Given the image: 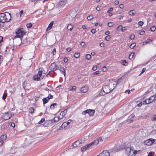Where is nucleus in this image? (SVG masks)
<instances>
[{"mask_svg":"<svg viewBox=\"0 0 156 156\" xmlns=\"http://www.w3.org/2000/svg\"><path fill=\"white\" fill-rule=\"evenodd\" d=\"M11 19V14L8 12L0 13V23L9 22Z\"/></svg>","mask_w":156,"mask_h":156,"instance_id":"f257e3e1","label":"nucleus"},{"mask_svg":"<svg viewBox=\"0 0 156 156\" xmlns=\"http://www.w3.org/2000/svg\"><path fill=\"white\" fill-rule=\"evenodd\" d=\"M102 89V92L101 91L99 93L100 95H104L105 94L110 92L113 90V87H109L108 86L105 85L103 86Z\"/></svg>","mask_w":156,"mask_h":156,"instance_id":"f03ea898","label":"nucleus"},{"mask_svg":"<svg viewBox=\"0 0 156 156\" xmlns=\"http://www.w3.org/2000/svg\"><path fill=\"white\" fill-rule=\"evenodd\" d=\"M137 152H140V151H134L131 147H128L126 148V153L128 156H135Z\"/></svg>","mask_w":156,"mask_h":156,"instance_id":"7ed1b4c3","label":"nucleus"},{"mask_svg":"<svg viewBox=\"0 0 156 156\" xmlns=\"http://www.w3.org/2000/svg\"><path fill=\"white\" fill-rule=\"evenodd\" d=\"M16 35L14 37V38L15 39L17 37H19L22 41V38L23 36L26 34V32L23 30V29L22 28H19L16 31Z\"/></svg>","mask_w":156,"mask_h":156,"instance_id":"20e7f679","label":"nucleus"},{"mask_svg":"<svg viewBox=\"0 0 156 156\" xmlns=\"http://www.w3.org/2000/svg\"><path fill=\"white\" fill-rule=\"evenodd\" d=\"M43 69L40 68L39 69L38 73L37 75H35L34 76V80L36 81H40L42 80L44 76L42 75Z\"/></svg>","mask_w":156,"mask_h":156,"instance_id":"39448f33","label":"nucleus"},{"mask_svg":"<svg viewBox=\"0 0 156 156\" xmlns=\"http://www.w3.org/2000/svg\"><path fill=\"white\" fill-rule=\"evenodd\" d=\"M156 99V94L154 95L148 99H146L144 100L143 103L144 104H148L153 102Z\"/></svg>","mask_w":156,"mask_h":156,"instance_id":"423d86ee","label":"nucleus"},{"mask_svg":"<svg viewBox=\"0 0 156 156\" xmlns=\"http://www.w3.org/2000/svg\"><path fill=\"white\" fill-rule=\"evenodd\" d=\"M101 140L102 138L101 137H99L97 139L94 141L93 142H92L88 144V146H89L90 147H94V146H96L98 144L99 141H101Z\"/></svg>","mask_w":156,"mask_h":156,"instance_id":"0eeeda50","label":"nucleus"},{"mask_svg":"<svg viewBox=\"0 0 156 156\" xmlns=\"http://www.w3.org/2000/svg\"><path fill=\"white\" fill-rule=\"evenodd\" d=\"M155 140L152 138H150L146 140L144 142V144L148 146H150L152 145L154 142Z\"/></svg>","mask_w":156,"mask_h":156,"instance_id":"6e6552de","label":"nucleus"},{"mask_svg":"<svg viewBox=\"0 0 156 156\" xmlns=\"http://www.w3.org/2000/svg\"><path fill=\"white\" fill-rule=\"evenodd\" d=\"M12 116L11 112H9L5 113L3 116L5 120H7L10 119Z\"/></svg>","mask_w":156,"mask_h":156,"instance_id":"1a4fd4ad","label":"nucleus"},{"mask_svg":"<svg viewBox=\"0 0 156 156\" xmlns=\"http://www.w3.org/2000/svg\"><path fill=\"white\" fill-rule=\"evenodd\" d=\"M72 120L69 119L66 122H64L62 125V128H65L67 129V127L69 125L70 123L72 122Z\"/></svg>","mask_w":156,"mask_h":156,"instance_id":"9d476101","label":"nucleus"},{"mask_svg":"<svg viewBox=\"0 0 156 156\" xmlns=\"http://www.w3.org/2000/svg\"><path fill=\"white\" fill-rule=\"evenodd\" d=\"M110 154L108 151L106 150H104L102 152L97 156H109Z\"/></svg>","mask_w":156,"mask_h":156,"instance_id":"9b49d317","label":"nucleus"},{"mask_svg":"<svg viewBox=\"0 0 156 156\" xmlns=\"http://www.w3.org/2000/svg\"><path fill=\"white\" fill-rule=\"evenodd\" d=\"M50 69L51 70V71H54L57 69V66L55 63H53L50 65Z\"/></svg>","mask_w":156,"mask_h":156,"instance_id":"f8f14e48","label":"nucleus"},{"mask_svg":"<svg viewBox=\"0 0 156 156\" xmlns=\"http://www.w3.org/2000/svg\"><path fill=\"white\" fill-rule=\"evenodd\" d=\"M58 68L59 70L61 71L62 72L64 73V75L65 76L66 71L65 69L61 65H60L58 66Z\"/></svg>","mask_w":156,"mask_h":156,"instance_id":"ddd939ff","label":"nucleus"},{"mask_svg":"<svg viewBox=\"0 0 156 156\" xmlns=\"http://www.w3.org/2000/svg\"><path fill=\"white\" fill-rule=\"evenodd\" d=\"M87 111H88L87 113L90 116H93L95 112V111L94 110L88 109Z\"/></svg>","mask_w":156,"mask_h":156,"instance_id":"4468645a","label":"nucleus"},{"mask_svg":"<svg viewBox=\"0 0 156 156\" xmlns=\"http://www.w3.org/2000/svg\"><path fill=\"white\" fill-rule=\"evenodd\" d=\"M90 148L89 146H88V144H87L81 147V151L82 152H84L86 150Z\"/></svg>","mask_w":156,"mask_h":156,"instance_id":"2eb2a0df","label":"nucleus"},{"mask_svg":"<svg viewBox=\"0 0 156 156\" xmlns=\"http://www.w3.org/2000/svg\"><path fill=\"white\" fill-rule=\"evenodd\" d=\"M117 85V83L115 81H114L113 83H110L109 84L108 87H113V89L115 87H116Z\"/></svg>","mask_w":156,"mask_h":156,"instance_id":"dca6fc26","label":"nucleus"},{"mask_svg":"<svg viewBox=\"0 0 156 156\" xmlns=\"http://www.w3.org/2000/svg\"><path fill=\"white\" fill-rule=\"evenodd\" d=\"M87 90L88 89L87 87H83L81 88L80 91L83 93H84L87 92Z\"/></svg>","mask_w":156,"mask_h":156,"instance_id":"f3484780","label":"nucleus"},{"mask_svg":"<svg viewBox=\"0 0 156 156\" xmlns=\"http://www.w3.org/2000/svg\"><path fill=\"white\" fill-rule=\"evenodd\" d=\"M67 112V110H64L63 112H61L60 116L62 118L63 117H64V116L66 114Z\"/></svg>","mask_w":156,"mask_h":156,"instance_id":"a211bd4d","label":"nucleus"},{"mask_svg":"<svg viewBox=\"0 0 156 156\" xmlns=\"http://www.w3.org/2000/svg\"><path fill=\"white\" fill-rule=\"evenodd\" d=\"M53 23V21L51 22L50 24L49 25L47 29V30H49L52 27Z\"/></svg>","mask_w":156,"mask_h":156,"instance_id":"6ab92c4d","label":"nucleus"},{"mask_svg":"<svg viewBox=\"0 0 156 156\" xmlns=\"http://www.w3.org/2000/svg\"><path fill=\"white\" fill-rule=\"evenodd\" d=\"M73 28V26L71 24H69L68 25L67 27V28L70 30H71Z\"/></svg>","mask_w":156,"mask_h":156,"instance_id":"aec40b11","label":"nucleus"},{"mask_svg":"<svg viewBox=\"0 0 156 156\" xmlns=\"http://www.w3.org/2000/svg\"><path fill=\"white\" fill-rule=\"evenodd\" d=\"M57 104L56 103H53L50 106L51 109H52L55 108H56V106H57Z\"/></svg>","mask_w":156,"mask_h":156,"instance_id":"412c9836","label":"nucleus"},{"mask_svg":"<svg viewBox=\"0 0 156 156\" xmlns=\"http://www.w3.org/2000/svg\"><path fill=\"white\" fill-rule=\"evenodd\" d=\"M48 100H49L48 97L44 98L43 99V104L44 105L47 103Z\"/></svg>","mask_w":156,"mask_h":156,"instance_id":"4be33fe9","label":"nucleus"},{"mask_svg":"<svg viewBox=\"0 0 156 156\" xmlns=\"http://www.w3.org/2000/svg\"><path fill=\"white\" fill-rule=\"evenodd\" d=\"M59 120V118L58 117H55L54 119L52 120V121L54 122H58Z\"/></svg>","mask_w":156,"mask_h":156,"instance_id":"5701e85b","label":"nucleus"},{"mask_svg":"<svg viewBox=\"0 0 156 156\" xmlns=\"http://www.w3.org/2000/svg\"><path fill=\"white\" fill-rule=\"evenodd\" d=\"M6 136L5 135H2L0 137V140H5L6 138Z\"/></svg>","mask_w":156,"mask_h":156,"instance_id":"b1692460","label":"nucleus"},{"mask_svg":"<svg viewBox=\"0 0 156 156\" xmlns=\"http://www.w3.org/2000/svg\"><path fill=\"white\" fill-rule=\"evenodd\" d=\"M136 12L134 10H131L129 12L130 15L132 16L135 14Z\"/></svg>","mask_w":156,"mask_h":156,"instance_id":"393cba45","label":"nucleus"},{"mask_svg":"<svg viewBox=\"0 0 156 156\" xmlns=\"http://www.w3.org/2000/svg\"><path fill=\"white\" fill-rule=\"evenodd\" d=\"M80 54L78 52H76L74 54V57L76 58H78L80 56Z\"/></svg>","mask_w":156,"mask_h":156,"instance_id":"a878e982","label":"nucleus"},{"mask_svg":"<svg viewBox=\"0 0 156 156\" xmlns=\"http://www.w3.org/2000/svg\"><path fill=\"white\" fill-rule=\"evenodd\" d=\"M122 64L123 65L127 66L128 63L126 61V60H123L122 61Z\"/></svg>","mask_w":156,"mask_h":156,"instance_id":"bb28decb","label":"nucleus"},{"mask_svg":"<svg viewBox=\"0 0 156 156\" xmlns=\"http://www.w3.org/2000/svg\"><path fill=\"white\" fill-rule=\"evenodd\" d=\"M134 55V53H131L129 55V58L130 59H131L133 58Z\"/></svg>","mask_w":156,"mask_h":156,"instance_id":"cd10ccee","label":"nucleus"},{"mask_svg":"<svg viewBox=\"0 0 156 156\" xmlns=\"http://www.w3.org/2000/svg\"><path fill=\"white\" fill-rule=\"evenodd\" d=\"M75 142V143L76 144V145H77L78 146H79L80 144L81 143V140H78Z\"/></svg>","mask_w":156,"mask_h":156,"instance_id":"c85d7f7f","label":"nucleus"},{"mask_svg":"<svg viewBox=\"0 0 156 156\" xmlns=\"http://www.w3.org/2000/svg\"><path fill=\"white\" fill-rule=\"evenodd\" d=\"M91 57V55L90 54H87L86 56V58L88 60L90 59Z\"/></svg>","mask_w":156,"mask_h":156,"instance_id":"c756f323","label":"nucleus"},{"mask_svg":"<svg viewBox=\"0 0 156 156\" xmlns=\"http://www.w3.org/2000/svg\"><path fill=\"white\" fill-rule=\"evenodd\" d=\"M136 45V44L135 43H133L131 44L130 46V47L131 48H133Z\"/></svg>","mask_w":156,"mask_h":156,"instance_id":"7c9ffc66","label":"nucleus"},{"mask_svg":"<svg viewBox=\"0 0 156 156\" xmlns=\"http://www.w3.org/2000/svg\"><path fill=\"white\" fill-rule=\"evenodd\" d=\"M122 26L121 25L119 26L117 28V30L118 31H120L121 30L122 31Z\"/></svg>","mask_w":156,"mask_h":156,"instance_id":"2f4dec72","label":"nucleus"},{"mask_svg":"<svg viewBox=\"0 0 156 156\" xmlns=\"http://www.w3.org/2000/svg\"><path fill=\"white\" fill-rule=\"evenodd\" d=\"M32 26V24L31 23H28L27 24V27L28 28H31Z\"/></svg>","mask_w":156,"mask_h":156,"instance_id":"473e14b6","label":"nucleus"},{"mask_svg":"<svg viewBox=\"0 0 156 156\" xmlns=\"http://www.w3.org/2000/svg\"><path fill=\"white\" fill-rule=\"evenodd\" d=\"M111 37L110 35H107L105 37V40L107 41H108Z\"/></svg>","mask_w":156,"mask_h":156,"instance_id":"72a5a7b5","label":"nucleus"},{"mask_svg":"<svg viewBox=\"0 0 156 156\" xmlns=\"http://www.w3.org/2000/svg\"><path fill=\"white\" fill-rule=\"evenodd\" d=\"M150 29H151V30L152 31H155V29H156L155 27L154 26H152L151 27Z\"/></svg>","mask_w":156,"mask_h":156,"instance_id":"f704fd0d","label":"nucleus"},{"mask_svg":"<svg viewBox=\"0 0 156 156\" xmlns=\"http://www.w3.org/2000/svg\"><path fill=\"white\" fill-rule=\"evenodd\" d=\"M94 16L93 15H90L87 17V19L88 20H90L93 18Z\"/></svg>","mask_w":156,"mask_h":156,"instance_id":"c9c22d12","label":"nucleus"},{"mask_svg":"<svg viewBox=\"0 0 156 156\" xmlns=\"http://www.w3.org/2000/svg\"><path fill=\"white\" fill-rule=\"evenodd\" d=\"M34 111V109L33 108H30L29 109V112L30 113H32Z\"/></svg>","mask_w":156,"mask_h":156,"instance_id":"e433bc0d","label":"nucleus"},{"mask_svg":"<svg viewBox=\"0 0 156 156\" xmlns=\"http://www.w3.org/2000/svg\"><path fill=\"white\" fill-rule=\"evenodd\" d=\"M146 68H143L141 72L139 74V76H140L141 74H143L145 72V71L146 70Z\"/></svg>","mask_w":156,"mask_h":156,"instance_id":"4c0bfd02","label":"nucleus"},{"mask_svg":"<svg viewBox=\"0 0 156 156\" xmlns=\"http://www.w3.org/2000/svg\"><path fill=\"white\" fill-rule=\"evenodd\" d=\"M113 23L112 22L108 23V26L110 27H112L113 26Z\"/></svg>","mask_w":156,"mask_h":156,"instance_id":"58836bf2","label":"nucleus"},{"mask_svg":"<svg viewBox=\"0 0 156 156\" xmlns=\"http://www.w3.org/2000/svg\"><path fill=\"white\" fill-rule=\"evenodd\" d=\"M45 120L44 118H42L41 119V120L38 123L39 124H41V123H43V122H44L45 121Z\"/></svg>","mask_w":156,"mask_h":156,"instance_id":"ea45409f","label":"nucleus"},{"mask_svg":"<svg viewBox=\"0 0 156 156\" xmlns=\"http://www.w3.org/2000/svg\"><path fill=\"white\" fill-rule=\"evenodd\" d=\"M135 36L134 34H131L130 36V38L131 39L133 40L134 39Z\"/></svg>","mask_w":156,"mask_h":156,"instance_id":"a19ab883","label":"nucleus"},{"mask_svg":"<svg viewBox=\"0 0 156 156\" xmlns=\"http://www.w3.org/2000/svg\"><path fill=\"white\" fill-rule=\"evenodd\" d=\"M52 53L53 55H54L56 53V49L55 48H54L53 49V51L52 52Z\"/></svg>","mask_w":156,"mask_h":156,"instance_id":"79ce46f5","label":"nucleus"},{"mask_svg":"<svg viewBox=\"0 0 156 156\" xmlns=\"http://www.w3.org/2000/svg\"><path fill=\"white\" fill-rule=\"evenodd\" d=\"M96 30L95 29H92L91 31V32L93 34H95L96 32Z\"/></svg>","mask_w":156,"mask_h":156,"instance_id":"37998d69","label":"nucleus"},{"mask_svg":"<svg viewBox=\"0 0 156 156\" xmlns=\"http://www.w3.org/2000/svg\"><path fill=\"white\" fill-rule=\"evenodd\" d=\"M3 60V57L2 56L0 55V64L1 63Z\"/></svg>","mask_w":156,"mask_h":156,"instance_id":"c03bdc74","label":"nucleus"},{"mask_svg":"<svg viewBox=\"0 0 156 156\" xmlns=\"http://www.w3.org/2000/svg\"><path fill=\"white\" fill-rule=\"evenodd\" d=\"M9 124L10 125V126L13 127V128L15 126V124L14 123H10Z\"/></svg>","mask_w":156,"mask_h":156,"instance_id":"a18cd8bd","label":"nucleus"},{"mask_svg":"<svg viewBox=\"0 0 156 156\" xmlns=\"http://www.w3.org/2000/svg\"><path fill=\"white\" fill-rule=\"evenodd\" d=\"M144 24V23L142 21H139L138 22V24L140 26H142Z\"/></svg>","mask_w":156,"mask_h":156,"instance_id":"49530a36","label":"nucleus"},{"mask_svg":"<svg viewBox=\"0 0 156 156\" xmlns=\"http://www.w3.org/2000/svg\"><path fill=\"white\" fill-rule=\"evenodd\" d=\"M76 89V87L75 86L72 87H70V90H75Z\"/></svg>","mask_w":156,"mask_h":156,"instance_id":"de8ad7c7","label":"nucleus"},{"mask_svg":"<svg viewBox=\"0 0 156 156\" xmlns=\"http://www.w3.org/2000/svg\"><path fill=\"white\" fill-rule=\"evenodd\" d=\"M104 45H105V44L104 43H103V42H101V43L100 44V45L101 47H104Z\"/></svg>","mask_w":156,"mask_h":156,"instance_id":"09e8293b","label":"nucleus"},{"mask_svg":"<svg viewBox=\"0 0 156 156\" xmlns=\"http://www.w3.org/2000/svg\"><path fill=\"white\" fill-rule=\"evenodd\" d=\"M145 33V32L144 30L140 31V34L141 35H143Z\"/></svg>","mask_w":156,"mask_h":156,"instance_id":"8fccbe9b","label":"nucleus"},{"mask_svg":"<svg viewBox=\"0 0 156 156\" xmlns=\"http://www.w3.org/2000/svg\"><path fill=\"white\" fill-rule=\"evenodd\" d=\"M87 110L83 112H82V114L83 115H85L86 113H87Z\"/></svg>","mask_w":156,"mask_h":156,"instance_id":"3c124183","label":"nucleus"},{"mask_svg":"<svg viewBox=\"0 0 156 156\" xmlns=\"http://www.w3.org/2000/svg\"><path fill=\"white\" fill-rule=\"evenodd\" d=\"M72 50V48L70 47H69L67 48L66 50L67 51H70Z\"/></svg>","mask_w":156,"mask_h":156,"instance_id":"603ef678","label":"nucleus"},{"mask_svg":"<svg viewBox=\"0 0 156 156\" xmlns=\"http://www.w3.org/2000/svg\"><path fill=\"white\" fill-rule=\"evenodd\" d=\"M152 41L151 39H148L146 41V42L147 43H149L151 42Z\"/></svg>","mask_w":156,"mask_h":156,"instance_id":"864d4df0","label":"nucleus"},{"mask_svg":"<svg viewBox=\"0 0 156 156\" xmlns=\"http://www.w3.org/2000/svg\"><path fill=\"white\" fill-rule=\"evenodd\" d=\"M6 95L5 94H4L2 96V99L4 100L6 98Z\"/></svg>","mask_w":156,"mask_h":156,"instance_id":"5fc2aeb1","label":"nucleus"},{"mask_svg":"<svg viewBox=\"0 0 156 156\" xmlns=\"http://www.w3.org/2000/svg\"><path fill=\"white\" fill-rule=\"evenodd\" d=\"M85 44V42L83 41L81 42L80 43V45L82 46H84Z\"/></svg>","mask_w":156,"mask_h":156,"instance_id":"6e6d98bb","label":"nucleus"},{"mask_svg":"<svg viewBox=\"0 0 156 156\" xmlns=\"http://www.w3.org/2000/svg\"><path fill=\"white\" fill-rule=\"evenodd\" d=\"M97 69V67H96V66H93V67H92V69L94 71L96 70Z\"/></svg>","mask_w":156,"mask_h":156,"instance_id":"4d7b16f0","label":"nucleus"},{"mask_svg":"<svg viewBox=\"0 0 156 156\" xmlns=\"http://www.w3.org/2000/svg\"><path fill=\"white\" fill-rule=\"evenodd\" d=\"M106 68L105 66H104L103 69V71L104 72H105L106 71Z\"/></svg>","mask_w":156,"mask_h":156,"instance_id":"13d9d810","label":"nucleus"},{"mask_svg":"<svg viewBox=\"0 0 156 156\" xmlns=\"http://www.w3.org/2000/svg\"><path fill=\"white\" fill-rule=\"evenodd\" d=\"M124 7V5L123 4H120L119 5V8L120 9H123Z\"/></svg>","mask_w":156,"mask_h":156,"instance_id":"bf43d9fd","label":"nucleus"},{"mask_svg":"<svg viewBox=\"0 0 156 156\" xmlns=\"http://www.w3.org/2000/svg\"><path fill=\"white\" fill-rule=\"evenodd\" d=\"M3 143V140H0V146L2 145Z\"/></svg>","mask_w":156,"mask_h":156,"instance_id":"052dcab7","label":"nucleus"},{"mask_svg":"<svg viewBox=\"0 0 156 156\" xmlns=\"http://www.w3.org/2000/svg\"><path fill=\"white\" fill-rule=\"evenodd\" d=\"M99 73V71H97L94 72L93 74L94 75H97V74H98Z\"/></svg>","mask_w":156,"mask_h":156,"instance_id":"680f3d73","label":"nucleus"},{"mask_svg":"<svg viewBox=\"0 0 156 156\" xmlns=\"http://www.w3.org/2000/svg\"><path fill=\"white\" fill-rule=\"evenodd\" d=\"M64 61L66 63L68 61V59L67 58H65L64 59Z\"/></svg>","mask_w":156,"mask_h":156,"instance_id":"e2e57ef3","label":"nucleus"},{"mask_svg":"<svg viewBox=\"0 0 156 156\" xmlns=\"http://www.w3.org/2000/svg\"><path fill=\"white\" fill-rule=\"evenodd\" d=\"M72 146L73 147H78L77 145H76V144L74 142L72 145Z\"/></svg>","mask_w":156,"mask_h":156,"instance_id":"0e129e2a","label":"nucleus"},{"mask_svg":"<svg viewBox=\"0 0 156 156\" xmlns=\"http://www.w3.org/2000/svg\"><path fill=\"white\" fill-rule=\"evenodd\" d=\"M152 120L153 121L156 120V114L155 115L153 116V119H152Z\"/></svg>","mask_w":156,"mask_h":156,"instance_id":"69168bd1","label":"nucleus"},{"mask_svg":"<svg viewBox=\"0 0 156 156\" xmlns=\"http://www.w3.org/2000/svg\"><path fill=\"white\" fill-rule=\"evenodd\" d=\"M119 1L118 0H116L115 1V5H117L119 4Z\"/></svg>","mask_w":156,"mask_h":156,"instance_id":"338daca9","label":"nucleus"},{"mask_svg":"<svg viewBox=\"0 0 156 156\" xmlns=\"http://www.w3.org/2000/svg\"><path fill=\"white\" fill-rule=\"evenodd\" d=\"M148 156H153L152 152H151L150 153H149Z\"/></svg>","mask_w":156,"mask_h":156,"instance_id":"774afa93","label":"nucleus"}]
</instances>
